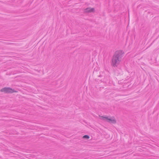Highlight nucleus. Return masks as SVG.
<instances>
[{"instance_id": "f257e3e1", "label": "nucleus", "mask_w": 159, "mask_h": 159, "mask_svg": "<svg viewBox=\"0 0 159 159\" xmlns=\"http://www.w3.org/2000/svg\"><path fill=\"white\" fill-rule=\"evenodd\" d=\"M122 51H117L115 52L112 59V65L115 67L117 66L120 63L122 57Z\"/></svg>"}, {"instance_id": "f03ea898", "label": "nucleus", "mask_w": 159, "mask_h": 159, "mask_svg": "<svg viewBox=\"0 0 159 159\" xmlns=\"http://www.w3.org/2000/svg\"><path fill=\"white\" fill-rule=\"evenodd\" d=\"M101 118L110 123H115L116 122V120L114 117L109 118L108 117L102 116Z\"/></svg>"}, {"instance_id": "7ed1b4c3", "label": "nucleus", "mask_w": 159, "mask_h": 159, "mask_svg": "<svg viewBox=\"0 0 159 159\" xmlns=\"http://www.w3.org/2000/svg\"><path fill=\"white\" fill-rule=\"evenodd\" d=\"M2 92H4L5 93H12V90L8 88H4L1 89Z\"/></svg>"}, {"instance_id": "20e7f679", "label": "nucleus", "mask_w": 159, "mask_h": 159, "mask_svg": "<svg viewBox=\"0 0 159 159\" xmlns=\"http://www.w3.org/2000/svg\"><path fill=\"white\" fill-rule=\"evenodd\" d=\"M94 11V9L93 8H88L85 9L84 11L86 12H93Z\"/></svg>"}, {"instance_id": "39448f33", "label": "nucleus", "mask_w": 159, "mask_h": 159, "mask_svg": "<svg viewBox=\"0 0 159 159\" xmlns=\"http://www.w3.org/2000/svg\"><path fill=\"white\" fill-rule=\"evenodd\" d=\"M83 138H86L88 139L89 138V137L88 135H85L83 137Z\"/></svg>"}]
</instances>
